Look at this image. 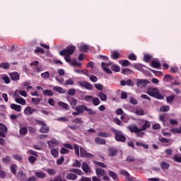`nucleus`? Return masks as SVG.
<instances>
[{
    "mask_svg": "<svg viewBox=\"0 0 181 181\" xmlns=\"http://www.w3.org/2000/svg\"><path fill=\"white\" fill-rule=\"evenodd\" d=\"M112 132H115V139L117 142H125L127 141V137H125V135H124L122 131L112 129Z\"/></svg>",
    "mask_w": 181,
    "mask_h": 181,
    "instance_id": "1",
    "label": "nucleus"
},
{
    "mask_svg": "<svg viewBox=\"0 0 181 181\" xmlns=\"http://www.w3.org/2000/svg\"><path fill=\"white\" fill-rule=\"evenodd\" d=\"M76 52V46L68 45L64 49L59 51L60 56H66V54L71 55Z\"/></svg>",
    "mask_w": 181,
    "mask_h": 181,
    "instance_id": "2",
    "label": "nucleus"
},
{
    "mask_svg": "<svg viewBox=\"0 0 181 181\" xmlns=\"http://www.w3.org/2000/svg\"><path fill=\"white\" fill-rule=\"evenodd\" d=\"M95 173H96L98 177H103V180H105V181L110 180V177H108V176L105 175V170H104L100 167H97L95 168Z\"/></svg>",
    "mask_w": 181,
    "mask_h": 181,
    "instance_id": "3",
    "label": "nucleus"
},
{
    "mask_svg": "<svg viewBox=\"0 0 181 181\" xmlns=\"http://www.w3.org/2000/svg\"><path fill=\"white\" fill-rule=\"evenodd\" d=\"M149 81L148 79H141V78H136V86L139 88H146V86L149 84Z\"/></svg>",
    "mask_w": 181,
    "mask_h": 181,
    "instance_id": "4",
    "label": "nucleus"
},
{
    "mask_svg": "<svg viewBox=\"0 0 181 181\" xmlns=\"http://www.w3.org/2000/svg\"><path fill=\"white\" fill-rule=\"evenodd\" d=\"M79 149L81 158H90L91 159L94 158V155L90 153H88L87 151H86V149H84L83 147L81 146Z\"/></svg>",
    "mask_w": 181,
    "mask_h": 181,
    "instance_id": "5",
    "label": "nucleus"
},
{
    "mask_svg": "<svg viewBox=\"0 0 181 181\" xmlns=\"http://www.w3.org/2000/svg\"><path fill=\"white\" fill-rule=\"evenodd\" d=\"M77 83L78 84V86H80V87H83L86 90H93L94 88V87L93 86V85H91V83L86 81H83V82L78 81Z\"/></svg>",
    "mask_w": 181,
    "mask_h": 181,
    "instance_id": "6",
    "label": "nucleus"
},
{
    "mask_svg": "<svg viewBox=\"0 0 181 181\" xmlns=\"http://www.w3.org/2000/svg\"><path fill=\"white\" fill-rule=\"evenodd\" d=\"M133 67L136 69V70H139V71H141V73H145V69H146V66L141 64H134Z\"/></svg>",
    "mask_w": 181,
    "mask_h": 181,
    "instance_id": "7",
    "label": "nucleus"
},
{
    "mask_svg": "<svg viewBox=\"0 0 181 181\" xmlns=\"http://www.w3.org/2000/svg\"><path fill=\"white\" fill-rule=\"evenodd\" d=\"M107 151L109 152V156H117V153H118V149L115 148V147H109Z\"/></svg>",
    "mask_w": 181,
    "mask_h": 181,
    "instance_id": "8",
    "label": "nucleus"
},
{
    "mask_svg": "<svg viewBox=\"0 0 181 181\" xmlns=\"http://www.w3.org/2000/svg\"><path fill=\"white\" fill-rule=\"evenodd\" d=\"M67 101L69 103L70 105H73L74 107L77 105V99L74 97L68 96L66 97Z\"/></svg>",
    "mask_w": 181,
    "mask_h": 181,
    "instance_id": "9",
    "label": "nucleus"
},
{
    "mask_svg": "<svg viewBox=\"0 0 181 181\" xmlns=\"http://www.w3.org/2000/svg\"><path fill=\"white\" fill-rule=\"evenodd\" d=\"M159 91V89L157 88H148L147 91V94L150 95V97H153L155 98V95H156V92Z\"/></svg>",
    "mask_w": 181,
    "mask_h": 181,
    "instance_id": "10",
    "label": "nucleus"
},
{
    "mask_svg": "<svg viewBox=\"0 0 181 181\" xmlns=\"http://www.w3.org/2000/svg\"><path fill=\"white\" fill-rule=\"evenodd\" d=\"M10 108L14 111H16L17 112H21V111H22V106L15 103H11L10 105Z\"/></svg>",
    "mask_w": 181,
    "mask_h": 181,
    "instance_id": "11",
    "label": "nucleus"
},
{
    "mask_svg": "<svg viewBox=\"0 0 181 181\" xmlns=\"http://www.w3.org/2000/svg\"><path fill=\"white\" fill-rule=\"evenodd\" d=\"M10 78L13 80V81H18V80L21 78V76L18 72H12L10 74Z\"/></svg>",
    "mask_w": 181,
    "mask_h": 181,
    "instance_id": "12",
    "label": "nucleus"
},
{
    "mask_svg": "<svg viewBox=\"0 0 181 181\" xmlns=\"http://www.w3.org/2000/svg\"><path fill=\"white\" fill-rule=\"evenodd\" d=\"M86 108H87V106L86 105H81L76 107V111H77V112H79L81 114H84V111H86Z\"/></svg>",
    "mask_w": 181,
    "mask_h": 181,
    "instance_id": "13",
    "label": "nucleus"
},
{
    "mask_svg": "<svg viewBox=\"0 0 181 181\" xmlns=\"http://www.w3.org/2000/svg\"><path fill=\"white\" fill-rule=\"evenodd\" d=\"M129 131L130 132H134V134H138V132H141V129L138 128L136 126H129L128 127Z\"/></svg>",
    "mask_w": 181,
    "mask_h": 181,
    "instance_id": "14",
    "label": "nucleus"
},
{
    "mask_svg": "<svg viewBox=\"0 0 181 181\" xmlns=\"http://www.w3.org/2000/svg\"><path fill=\"white\" fill-rule=\"evenodd\" d=\"M15 101L16 103H17V104H21V105H26V100L21 96H19V98H16Z\"/></svg>",
    "mask_w": 181,
    "mask_h": 181,
    "instance_id": "15",
    "label": "nucleus"
},
{
    "mask_svg": "<svg viewBox=\"0 0 181 181\" xmlns=\"http://www.w3.org/2000/svg\"><path fill=\"white\" fill-rule=\"evenodd\" d=\"M95 142L98 145H105L107 144V141H105V139H100V137H96L95 139Z\"/></svg>",
    "mask_w": 181,
    "mask_h": 181,
    "instance_id": "16",
    "label": "nucleus"
},
{
    "mask_svg": "<svg viewBox=\"0 0 181 181\" xmlns=\"http://www.w3.org/2000/svg\"><path fill=\"white\" fill-rule=\"evenodd\" d=\"M68 180H76L78 177L77 175L74 173H68L66 176Z\"/></svg>",
    "mask_w": 181,
    "mask_h": 181,
    "instance_id": "17",
    "label": "nucleus"
},
{
    "mask_svg": "<svg viewBox=\"0 0 181 181\" xmlns=\"http://www.w3.org/2000/svg\"><path fill=\"white\" fill-rule=\"evenodd\" d=\"M58 105L59 107H62V108H64V110H66V111H69V110H70V106H69V104L64 102H59Z\"/></svg>",
    "mask_w": 181,
    "mask_h": 181,
    "instance_id": "18",
    "label": "nucleus"
},
{
    "mask_svg": "<svg viewBox=\"0 0 181 181\" xmlns=\"http://www.w3.org/2000/svg\"><path fill=\"white\" fill-rule=\"evenodd\" d=\"M173 80V76L169 74H166L163 78V81H165V83H169Z\"/></svg>",
    "mask_w": 181,
    "mask_h": 181,
    "instance_id": "19",
    "label": "nucleus"
},
{
    "mask_svg": "<svg viewBox=\"0 0 181 181\" xmlns=\"http://www.w3.org/2000/svg\"><path fill=\"white\" fill-rule=\"evenodd\" d=\"M35 111H36L35 109H32V107L30 106H28L25 109V114H27L28 115H32V114H33V112H35Z\"/></svg>",
    "mask_w": 181,
    "mask_h": 181,
    "instance_id": "20",
    "label": "nucleus"
},
{
    "mask_svg": "<svg viewBox=\"0 0 181 181\" xmlns=\"http://www.w3.org/2000/svg\"><path fill=\"white\" fill-rule=\"evenodd\" d=\"M54 91H57V93H59V94H65L66 90L63 89V88L60 86H54L53 88Z\"/></svg>",
    "mask_w": 181,
    "mask_h": 181,
    "instance_id": "21",
    "label": "nucleus"
},
{
    "mask_svg": "<svg viewBox=\"0 0 181 181\" xmlns=\"http://www.w3.org/2000/svg\"><path fill=\"white\" fill-rule=\"evenodd\" d=\"M78 49L80 52H82L83 53H87L89 47H88L87 45H81L78 47Z\"/></svg>",
    "mask_w": 181,
    "mask_h": 181,
    "instance_id": "22",
    "label": "nucleus"
},
{
    "mask_svg": "<svg viewBox=\"0 0 181 181\" xmlns=\"http://www.w3.org/2000/svg\"><path fill=\"white\" fill-rule=\"evenodd\" d=\"M47 144L49 148H50V149L54 148V145H58L59 142H57V141L56 140H51V141H47Z\"/></svg>",
    "mask_w": 181,
    "mask_h": 181,
    "instance_id": "23",
    "label": "nucleus"
},
{
    "mask_svg": "<svg viewBox=\"0 0 181 181\" xmlns=\"http://www.w3.org/2000/svg\"><path fill=\"white\" fill-rule=\"evenodd\" d=\"M151 66L153 69H160L161 64H160V62H158L155 60H153L151 61Z\"/></svg>",
    "mask_w": 181,
    "mask_h": 181,
    "instance_id": "24",
    "label": "nucleus"
},
{
    "mask_svg": "<svg viewBox=\"0 0 181 181\" xmlns=\"http://www.w3.org/2000/svg\"><path fill=\"white\" fill-rule=\"evenodd\" d=\"M173 160L177 163H181V153L175 154L174 157H173Z\"/></svg>",
    "mask_w": 181,
    "mask_h": 181,
    "instance_id": "25",
    "label": "nucleus"
},
{
    "mask_svg": "<svg viewBox=\"0 0 181 181\" xmlns=\"http://www.w3.org/2000/svg\"><path fill=\"white\" fill-rule=\"evenodd\" d=\"M82 170H83L85 173H88V172H90V167L88 166V164H87V163L86 162L83 163Z\"/></svg>",
    "mask_w": 181,
    "mask_h": 181,
    "instance_id": "26",
    "label": "nucleus"
},
{
    "mask_svg": "<svg viewBox=\"0 0 181 181\" xmlns=\"http://www.w3.org/2000/svg\"><path fill=\"white\" fill-rule=\"evenodd\" d=\"M119 175H122L123 176H126L128 180H132L129 174L125 170H120Z\"/></svg>",
    "mask_w": 181,
    "mask_h": 181,
    "instance_id": "27",
    "label": "nucleus"
},
{
    "mask_svg": "<svg viewBox=\"0 0 181 181\" xmlns=\"http://www.w3.org/2000/svg\"><path fill=\"white\" fill-rule=\"evenodd\" d=\"M98 136H100L102 138H110V136H111V134L108 132H100L98 134Z\"/></svg>",
    "mask_w": 181,
    "mask_h": 181,
    "instance_id": "28",
    "label": "nucleus"
},
{
    "mask_svg": "<svg viewBox=\"0 0 181 181\" xmlns=\"http://www.w3.org/2000/svg\"><path fill=\"white\" fill-rule=\"evenodd\" d=\"M10 170L13 175H16V170H18V165H16V164H11L10 165Z\"/></svg>",
    "mask_w": 181,
    "mask_h": 181,
    "instance_id": "29",
    "label": "nucleus"
},
{
    "mask_svg": "<svg viewBox=\"0 0 181 181\" xmlns=\"http://www.w3.org/2000/svg\"><path fill=\"white\" fill-rule=\"evenodd\" d=\"M101 66L103 69L104 71L107 73V74H112V71L109 68L105 67V62L101 63Z\"/></svg>",
    "mask_w": 181,
    "mask_h": 181,
    "instance_id": "30",
    "label": "nucleus"
},
{
    "mask_svg": "<svg viewBox=\"0 0 181 181\" xmlns=\"http://www.w3.org/2000/svg\"><path fill=\"white\" fill-rule=\"evenodd\" d=\"M109 176H110V177H112L113 179V180H118L119 177H118V175H117V173H115V172L114 171H109Z\"/></svg>",
    "mask_w": 181,
    "mask_h": 181,
    "instance_id": "31",
    "label": "nucleus"
},
{
    "mask_svg": "<svg viewBox=\"0 0 181 181\" xmlns=\"http://www.w3.org/2000/svg\"><path fill=\"white\" fill-rule=\"evenodd\" d=\"M49 131V129L47 126H42L40 128V132H41V134H47Z\"/></svg>",
    "mask_w": 181,
    "mask_h": 181,
    "instance_id": "32",
    "label": "nucleus"
},
{
    "mask_svg": "<svg viewBox=\"0 0 181 181\" xmlns=\"http://www.w3.org/2000/svg\"><path fill=\"white\" fill-rule=\"evenodd\" d=\"M71 66H74V67H81V62H77V59H72Z\"/></svg>",
    "mask_w": 181,
    "mask_h": 181,
    "instance_id": "33",
    "label": "nucleus"
},
{
    "mask_svg": "<svg viewBox=\"0 0 181 181\" xmlns=\"http://www.w3.org/2000/svg\"><path fill=\"white\" fill-rule=\"evenodd\" d=\"M148 128H151V123H149L148 121H146L141 129H140L141 132H142V131H146V129H148Z\"/></svg>",
    "mask_w": 181,
    "mask_h": 181,
    "instance_id": "34",
    "label": "nucleus"
},
{
    "mask_svg": "<svg viewBox=\"0 0 181 181\" xmlns=\"http://www.w3.org/2000/svg\"><path fill=\"white\" fill-rule=\"evenodd\" d=\"M132 73H133V71L129 68L122 69V74H125L126 76H129V74H132Z\"/></svg>",
    "mask_w": 181,
    "mask_h": 181,
    "instance_id": "35",
    "label": "nucleus"
},
{
    "mask_svg": "<svg viewBox=\"0 0 181 181\" xmlns=\"http://www.w3.org/2000/svg\"><path fill=\"white\" fill-rule=\"evenodd\" d=\"M160 168L163 169V170H168V169H169V163H168L166 161H163L160 164Z\"/></svg>",
    "mask_w": 181,
    "mask_h": 181,
    "instance_id": "36",
    "label": "nucleus"
},
{
    "mask_svg": "<svg viewBox=\"0 0 181 181\" xmlns=\"http://www.w3.org/2000/svg\"><path fill=\"white\" fill-rule=\"evenodd\" d=\"M35 175L37 177H39L40 179H45V177H46V173L43 172H36Z\"/></svg>",
    "mask_w": 181,
    "mask_h": 181,
    "instance_id": "37",
    "label": "nucleus"
},
{
    "mask_svg": "<svg viewBox=\"0 0 181 181\" xmlns=\"http://www.w3.org/2000/svg\"><path fill=\"white\" fill-rule=\"evenodd\" d=\"M50 153H51V155H52V156H54V158L59 157V150H57L55 148H51Z\"/></svg>",
    "mask_w": 181,
    "mask_h": 181,
    "instance_id": "38",
    "label": "nucleus"
},
{
    "mask_svg": "<svg viewBox=\"0 0 181 181\" xmlns=\"http://www.w3.org/2000/svg\"><path fill=\"white\" fill-rule=\"evenodd\" d=\"M173 100H175V95H170L166 97V103L168 104H172V103H173Z\"/></svg>",
    "mask_w": 181,
    "mask_h": 181,
    "instance_id": "39",
    "label": "nucleus"
},
{
    "mask_svg": "<svg viewBox=\"0 0 181 181\" xmlns=\"http://www.w3.org/2000/svg\"><path fill=\"white\" fill-rule=\"evenodd\" d=\"M101 101H107V95L105 93L100 92L98 95Z\"/></svg>",
    "mask_w": 181,
    "mask_h": 181,
    "instance_id": "40",
    "label": "nucleus"
},
{
    "mask_svg": "<svg viewBox=\"0 0 181 181\" xmlns=\"http://www.w3.org/2000/svg\"><path fill=\"white\" fill-rule=\"evenodd\" d=\"M111 57L113 59V60H118V58L119 57V53L117 51H113L111 54Z\"/></svg>",
    "mask_w": 181,
    "mask_h": 181,
    "instance_id": "41",
    "label": "nucleus"
},
{
    "mask_svg": "<svg viewBox=\"0 0 181 181\" xmlns=\"http://www.w3.org/2000/svg\"><path fill=\"white\" fill-rule=\"evenodd\" d=\"M42 93L45 95H48L49 97H52V95H53V90H49V89H46V90H44L42 91Z\"/></svg>",
    "mask_w": 181,
    "mask_h": 181,
    "instance_id": "42",
    "label": "nucleus"
},
{
    "mask_svg": "<svg viewBox=\"0 0 181 181\" xmlns=\"http://www.w3.org/2000/svg\"><path fill=\"white\" fill-rule=\"evenodd\" d=\"M135 160H136V159L135 158V157L134 156H129L126 158V161L128 162L129 163H132V162H135Z\"/></svg>",
    "mask_w": 181,
    "mask_h": 181,
    "instance_id": "43",
    "label": "nucleus"
},
{
    "mask_svg": "<svg viewBox=\"0 0 181 181\" xmlns=\"http://www.w3.org/2000/svg\"><path fill=\"white\" fill-rule=\"evenodd\" d=\"M71 122H73V124H83L84 121H83V119L77 117L76 119H73Z\"/></svg>",
    "mask_w": 181,
    "mask_h": 181,
    "instance_id": "44",
    "label": "nucleus"
},
{
    "mask_svg": "<svg viewBox=\"0 0 181 181\" xmlns=\"http://www.w3.org/2000/svg\"><path fill=\"white\" fill-rule=\"evenodd\" d=\"M20 135H26L28 134V128L27 127H22L19 130Z\"/></svg>",
    "mask_w": 181,
    "mask_h": 181,
    "instance_id": "45",
    "label": "nucleus"
},
{
    "mask_svg": "<svg viewBox=\"0 0 181 181\" xmlns=\"http://www.w3.org/2000/svg\"><path fill=\"white\" fill-rule=\"evenodd\" d=\"M95 165H96V166H99V168H107V165H105V163L100 162V161H94Z\"/></svg>",
    "mask_w": 181,
    "mask_h": 181,
    "instance_id": "46",
    "label": "nucleus"
},
{
    "mask_svg": "<svg viewBox=\"0 0 181 181\" xmlns=\"http://www.w3.org/2000/svg\"><path fill=\"white\" fill-rule=\"evenodd\" d=\"M111 69L112 71H116V73H119V71H121V68L117 65H112Z\"/></svg>",
    "mask_w": 181,
    "mask_h": 181,
    "instance_id": "47",
    "label": "nucleus"
},
{
    "mask_svg": "<svg viewBox=\"0 0 181 181\" xmlns=\"http://www.w3.org/2000/svg\"><path fill=\"white\" fill-rule=\"evenodd\" d=\"M169 110H170V107L169 105L161 106L160 108V110L163 112H168Z\"/></svg>",
    "mask_w": 181,
    "mask_h": 181,
    "instance_id": "48",
    "label": "nucleus"
},
{
    "mask_svg": "<svg viewBox=\"0 0 181 181\" xmlns=\"http://www.w3.org/2000/svg\"><path fill=\"white\" fill-rule=\"evenodd\" d=\"M154 98H156L157 100H164L165 97L163 95L159 94V90H158L156 92V95L154 96Z\"/></svg>",
    "mask_w": 181,
    "mask_h": 181,
    "instance_id": "49",
    "label": "nucleus"
},
{
    "mask_svg": "<svg viewBox=\"0 0 181 181\" xmlns=\"http://www.w3.org/2000/svg\"><path fill=\"white\" fill-rule=\"evenodd\" d=\"M85 111H87V112L88 113V115H95L96 114L95 111L93 110V109L91 108H88L87 106Z\"/></svg>",
    "mask_w": 181,
    "mask_h": 181,
    "instance_id": "50",
    "label": "nucleus"
},
{
    "mask_svg": "<svg viewBox=\"0 0 181 181\" xmlns=\"http://www.w3.org/2000/svg\"><path fill=\"white\" fill-rule=\"evenodd\" d=\"M70 54H66L64 56V60L66 62V63H69L71 65V62H73V59H70Z\"/></svg>",
    "mask_w": 181,
    "mask_h": 181,
    "instance_id": "51",
    "label": "nucleus"
},
{
    "mask_svg": "<svg viewBox=\"0 0 181 181\" xmlns=\"http://www.w3.org/2000/svg\"><path fill=\"white\" fill-rule=\"evenodd\" d=\"M94 87H95L98 90V91H103L104 88V86H103V84L101 83H95Z\"/></svg>",
    "mask_w": 181,
    "mask_h": 181,
    "instance_id": "52",
    "label": "nucleus"
},
{
    "mask_svg": "<svg viewBox=\"0 0 181 181\" xmlns=\"http://www.w3.org/2000/svg\"><path fill=\"white\" fill-rule=\"evenodd\" d=\"M74 148L76 156H80V150L78 149V144H74Z\"/></svg>",
    "mask_w": 181,
    "mask_h": 181,
    "instance_id": "53",
    "label": "nucleus"
},
{
    "mask_svg": "<svg viewBox=\"0 0 181 181\" xmlns=\"http://www.w3.org/2000/svg\"><path fill=\"white\" fill-rule=\"evenodd\" d=\"M129 60H132V62H136V55L135 54L132 53L128 56Z\"/></svg>",
    "mask_w": 181,
    "mask_h": 181,
    "instance_id": "54",
    "label": "nucleus"
},
{
    "mask_svg": "<svg viewBox=\"0 0 181 181\" xmlns=\"http://www.w3.org/2000/svg\"><path fill=\"white\" fill-rule=\"evenodd\" d=\"M0 131H3L6 133L8 132V127L5 124L0 123Z\"/></svg>",
    "mask_w": 181,
    "mask_h": 181,
    "instance_id": "55",
    "label": "nucleus"
},
{
    "mask_svg": "<svg viewBox=\"0 0 181 181\" xmlns=\"http://www.w3.org/2000/svg\"><path fill=\"white\" fill-rule=\"evenodd\" d=\"M69 152H70V150L64 148V147H62L60 149V154L61 155H65V153H69Z\"/></svg>",
    "mask_w": 181,
    "mask_h": 181,
    "instance_id": "56",
    "label": "nucleus"
},
{
    "mask_svg": "<svg viewBox=\"0 0 181 181\" xmlns=\"http://www.w3.org/2000/svg\"><path fill=\"white\" fill-rule=\"evenodd\" d=\"M9 66V63L4 62L1 64V67L3 68L4 70H8Z\"/></svg>",
    "mask_w": 181,
    "mask_h": 181,
    "instance_id": "57",
    "label": "nucleus"
},
{
    "mask_svg": "<svg viewBox=\"0 0 181 181\" xmlns=\"http://www.w3.org/2000/svg\"><path fill=\"white\" fill-rule=\"evenodd\" d=\"M31 101H32V103H34V104L38 105V104H40L42 99H40L39 98H32Z\"/></svg>",
    "mask_w": 181,
    "mask_h": 181,
    "instance_id": "58",
    "label": "nucleus"
},
{
    "mask_svg": "<svg viewBox=\"0 0 181 181\" xmlns=\"http://www.w3.org/2000/svg\"><path fill=\"white\" fill-rule=\"evenodd\" d=\"M12 158L9 156H6L5 158H3V162L6 163V165H9V163L11 162Z\"/></svg>",
    "mask_w": 181,
    "mask_h": 181,
    "instance_id": "59",
    "label": "nucleus"
},
{
    "mask_svg": "<svg viewBox=\"0 0 181 181\" xmlns=\"http://www.w3.org/2000/svg\"><path fill=\"white\" fill-rule=\"evenodd\" d=\"M100 99H98V98H94L93 99V105H95V107H97V105H100Z\"/></svg>",
    "mask_w": 181,
    "mask_h": 181,
    "instance_id": "60",
    "label": "nucleus"
},
{
    "mask_svg": "<svg viewBox=\"0 0 181 181\" xmlns=\"http://www.w3.org/2000/svg\"><path fill=\"white\" fill-rule=\"evenodd\" d=\"M37 158H36V157L33 156H30L29 158H28V160L30 162V163H31L32 165H33V163H35V162H36V160Z\"/></svg>",
    "mask_w": 181,
    "mask_h": 181,
    "instance_id": "61",
    "label": "nucleus"
},
{
    "mask_svg": "<svg viewBox=\"0 0 181 181\" xmlns=\"http://www.w3.org/2000/svg\"><path fill=\"white\" fill-rule=\"evenodd\" d=\"M41 77H42V78H49L50 77V73H49V71H45L41 74Z\"/></svg>",
    "mask_w": 181,
    "mask_h": 181,
    "instance_id": "62",
    "label": "nucleus"
},
{
    "mask_svg": "<svg viewBox=\"0 0 181 181\" xmlns=\"http://www.w3.org/2000/svg\"><path fill=\"white\" fill-rule=\"evenodd\" d=\"M76 93H77V92L76 91V89H74V88H70L68 90L69 95H72V96L76 95Z\"/></svg>",
    "mask_w": 181,
    "mask_h": 181,
    "instance_id": "63",
    "label": "nucleus"
},
{
    "mask_svg": "<svg viewBox=\"0 0 181 181\" xmlns=\"http://www.w3.org/2000/svg\"><path fill=\"white\" fill-rule=\"evenodd\" d=\"M172 134H180V128H173L170 129Z\"/></svg>",
    "mask_w": 181,
    "mask_h": 181,
    "instance_id": "64",
    "label": "nucleus"
}]
</instances>
